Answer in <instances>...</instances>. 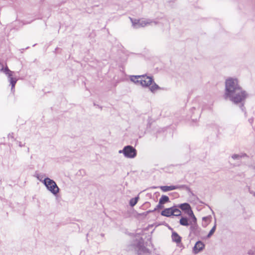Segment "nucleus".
I'll return each instance as SVG.
<instances>
[{"mask_svg": "<svg viewBox=\"0 0 255 255\" xmlns=\"http://www.w3.org/2000/svg\"><path fill=\"white\" fill-rule=\"evenodd\" d=\"M172 212L173 216L178 217L182 215L180 208L177 207V204H174L172 206Z\"/></svg>", "mask_w": 255, "mask_h": 255, "instance_id": "obj_14", "label": "nucleus"}, {"mask_svg": "<svg viewBox=\"0 0 255 255\" xmlns=\"http://www.w3.org/2000/svg\"><path fill=\"white\" fill-rule=\"evenodd\" d=\"M146 76V74L140 75H130L129 80L136 85H140L141 87L143 85V78Z\"/></svg>", "mask_w": 255, "mask_h": 255, "instance_id": "obj_8", "label": "nucleus"}, {"mask_svg": "<svg viewBox=\"0 0 255 255\" xmlns=\"http://www.w3.org/2000/svg\"><path fill=\"white\" fill-rule=\"evenodd\" d=\"M50 15V11L49 9L47 10V12L46 14H43V17H49Z\"/></svg>", "mask_w": 255, "mask_h": 255, "instance_id": "obj_29", "label": "nucleus"}, {"mask_svg": "<svg viewBox=\"0 0 255 255\" xmlns=\"http://www.w3.org/2000/svg\"><path fill=\"white\" fill-rule=\"evenodd\" d=\"M0 71L4 73L7 77L8 80L11 85V90L12 91L14 89L15 84L17 81V79L13 76L14 72L9 69L7 66L5 67L1 63H0Z\"/></svg>", "mask_w": 255, "mask_h": 255, "instance_id": "obj_2", "label": "nucleus"}, {"mask_svg": "<svg viewBox=\"0 0 255 255\" xmlns=\"http://www.w3.org/2000/svg\"><path fill=\"white\" fill-rule=\"evenodd\" d=\"M17 143H18V145H19V146L20 147H22V146H24V144H22V143H21V142H20V141H17Z\"/></svg>", "mask_w": 255, "mask_h": 255, "instance_id": "obj_34", "label": "nucleus"}, {"mask_svg": "<svg viewBox=\"0 0 255 255\" xmlns=\"http://www.w3.org/2000/svg\"><path fill=\"white\" fill-rule=\"evenodd\" d=\"M159 200L160 201V202H162L163 204L170 202L169 197L165 195H162Z\"/></svg>", "mask_w": 255, "mask_h": 255, "instance_id": "obj_22", "label": "nucleus"}, {"mask_svg": "<svg viewBox=\"0 0 255 255\" xmlns=\"http://www.w3.org/2000/svg\"><path fill=\"white\" fill-rule=\"evenodd\" d=\"M212 219V217L211 215H209L207 216H205L202 218V221L206 222H210Z\"/></svg>", "mask_w": 255, "mask_h": 255, "instance_id": "obj_27", "label": "nucleus"}, {"mask_svg": "<svg viewBox=\"0 0 255 255\" xmlns=\"http://www.w3.org/2000/svg\"><path fill=\"white\" fill-rule=\"evenodd\" d=\"M61 50L58 47H56L55 49V52L56 53V52H58V50Z\"/></svg>", "mask_w": 255, "mask_h": 255, "instance_id": "obj_37", "label": "nucleus"}, {"mask_svg": "<svg viewBox=\"0 0 255 255\" xmlns=\"http://www.w3.org/2000/svg\"><path fill=\"white\" fill-rule=\"evenodd\" d=\"M154 211H153V210H148V211H147L145 212V213H146V214H147V215H148L149 213H150L153 212H154Z\"/></svg>", "mask_w": 255, "mask_h": 255, "instance_id": "obj_33", "label": "nucleus"}, {"mask_svg": "<svg viewBox=\"0 0 255 255\" xmlns=\"http://www.w3.org/2000/svg\"><path fill=\"white\" fill-rule=\"evenodd\" d=\"M171 238L172 241L176 243L177 244L181 243L182 238L175 231H172Z\"/></svg>", "mask_w": 255, "mask_h": 255, "instance_id": "obj_12", "label": "nucleus"}, {"mask_svg": "<svg viewBox=\"0 0 255 255\" xmlns=\"http://www.w3.org/2000/svg\"><path fill=\"white\" fill-rule=\"evenodd\" d=\"M101 236H104V234H101Z\"/></svg>", "mask_w": 255, "mask_h": 255, "instance_id": "obj_47", "label": "nucleus"}, {"mask_svg": "<svg viewBox=\"0 0 255 255\" xmlns=\"http://www.w3.org/2000/svg\"><path fill=\"white\" fill-rule=\"evenodd\" d=\"M248 122L251 125H252L253 122H254V118L253 117L249 119L248 120Z\"/></svg>", "mask_w": 255, "mask_h": 255, "instance_id": "obj_30", "label": "nucleus"}, {"mask_svg": "<svg viewBox=\"0 0 255 255\" xmlns=\"http://www.w3.org/2000/svg\"><path fill=\"white\" fill-rule=\"evenodd\" d=\"M154 23H155V24H156L157 23V22H156V21H154Z\"/></svg>", "mask_w": 255, "mask_h": 255, "instance_id": "obj_45", "label": "nucleus"}, {"mask_svg": "<svg viewBox=\"0 0 255 255\" xmlns=\"http://www.w3.org/2000/svg\"><path fill=\"white\" fill-rule=\"evenodd\" d=\"M191 112H192L193 113V115L191 116V120L193 122H196L197 121V120L198 119H199L200 118V114H198L197 116H196V117L194 116V114H195V111H196L195 108L194 107H192L191 109Z\"/></svg>", "mask_w": 255, "mask_h": 255, "instance_id": "obj_19", "label": "nucleus"}, {"mask_svg": "<svg viewBox=\"0 0 255 255\" xmlns=\"http://www.w3.org/2000/svg\"><path fill=\"white\" fill-rule=\"evenodd\" d=\"M131 22L132 23V25L134 28H138L140 27H143L146 26L147 24H149L151 21L150 20L147 21L145 20H141L140 19H136L130 18Z\"/></svg>", "mask_w": 255, "mask_h": 255, "instance_id": "obj_7", "label": "nucleus"}, {"mask_svg": "<svg viewBox=\"0 0 255 255\" xmlns=\"http://www.w3.org/2000/svg\"><path fill=\"white\" fill-rule=\"evenodd\" d=\"M139 199V196L137 195L134 198H131L129 201V205L131 207H133L138 202Z\"/></svg>", "mask_w": 255, "mask_h": 255, "instance_id": "obj_17", "label": "nucleus"}, {"mask_svg": "<svg viewBox=\"0 0 255 255\" xmlns=\"http://www.w3.org/2000/svg\"><path fill=\"white\" fill-rule=\"evenodd\" d=\"M160 214L161 216L166 217H171V216H173L172 207L165 208L161 212Z\"/></svg>", "mask_w": 255, "mask_h": 255, "instance_id": "obj_13", "label": "nucleus"}, {"mask_svg": "<svg viewBox=\"0 0 255 255\" xmlns=\"http://www.w3.org/2000/svg\"><path fill=\"white\" fill-rule=\"evenodd\" d=\"M241 156H242V158L244 157L248 156L247 154L246 153H242L240 154Z\"/></svg>", "mask_w": 255, "mask_h": 255, "instance_id": "obj_35", "label": "nucleus"}, {"mask_svg": "<svg viewBox=\"0 0 255 255\" xmlns=\"http://www.w3.org/2000/svg\"><path fill=\"white\" fill-rule=\"evenodd\" d=\"M248 254L249 255H254L253 252L252 251H251V250L249 251Z\"/></svg>", "mask_w": 255, "mask_h": 255, "instance_id": "obj_38", "label": "nucleus"}, {"mask_svg": "<svg viewBox=\"0 0 255 255\" xmlns=\"http://www.w3.org/2000/svg\"><path fill=\"white\" fill-rule=\"evenodd\" d=\"M190 235L193 234L194 236L199 237L201 235L202 229L197 224V219L195 216L192 218V224L189 228Z\"/></svg>", "mask_w": 255, "mask_h": 255, "instance_id": "obj_5", "label": "nucleus"}, {"mask_svg": "<svg viewBox=\"0 0 255 255\" xmlns=\"http://www.w3.org/2000/svg\"><path fill=\"white\" fill-rule=\"evenodd\" d=\"M177 207H179L180 210L184 212L188 216H192V218L195 216L190 205L188 203L178 204H177Z\"/></svg>", "mask_w": 255, "mask_h": 255, "instance_id": "obj_6", "label": "nucleus"}, {"mask_svg": "<svg viewBox=\"0 0 255 255\" xmlns=\"http://www.w3.org/2000/svg\"><path fill=\"white\" fill-rule=\"evenodd\" d=\"M180 217L181 218L179 222L180 225L188 227L190 226L192 224V216H188V217H187L186 216L181 215Z\"/></svg>", "mask_w": 255, "mask_h": 255, "instance_id": "obj_10", "label": "nucleus"}, {"mask_svg": "<svg viewBox=\"0 0 255 255\" xmlns=\"http://www.w3.org/2000/svg\"><path fill=\"white\" fill-rule=\"evenodd\" d=\"M232 158L234 160H239L242 158V156L238 154H234L232 155Z\"/></svg>", "mask_w": 255, "mask_h": 255, "instance_id": "obj_28", "label": "nucleus"}, {"mask_svg": "<svg viewBox=\"0 0 255 255\" xmlns=\"http://www.w3.org/2000/svg\"><path fill=\"white\" fill-rule=\"evenodd\" d=\"M154 82L153 77L150 75H148L146 74V76L143 78V85L142 87L144 88H148L149 86Z\"/></svg>", "mask_w": 255, "mask_h": 255, "instance_id": "obj_11", "label": "nucleus"}, {"mask_svg": "<svg viewBox=\"0 0 255 255\" xmlns=\"http://www.w3.org/2000/svg\"><path fill=\"white\" fill-rule=\"evenodd\" d=\"M251 167L253 169L255 170V165H252Z\"/></svg>", "mask_w": 255, "mask_h": 255, "instance_id": "obj_42", "label": "nucleus"}, {"mask_svg": "<svg viewBox=\"0 0 255 255\" xmlns=\"http://www.w3.org/2000/svg\"><path fill=\"white\" fill-rule=\"evenodd\" d=\"M149 90V91L154 93H155L157 90L161 89V88L159 87L154 81V82L151 84L149 87L148 88Z\"/></svg>", "mask_w": 255, "mask_h": 255, "instance_id": "obj_16", "label": "nucleus"}, {"mask_svg": "<svg viewBox=\"0 0 255 255\" xmlns=\"http://www.w3.org/2000/svg\"><path fill=\"white\" fill-rule=\"evenodd\" d=\"M144 246V240L142 238H140V239L136 243L135 247L137 249V250H138Z\"/></svg>", "mask_w": 255, "mask_h": 255, "instance_id": "obj_23", "label": "nucleus"}, {"mask_svg": "<svg viewBox=\"0 0 255 255\" xmlns=\"http://www.w3.org/2000/svg\"><path fill=\"white\" fill-rule=\"evenodd\" d=\"M119 153H123L124 156L127 158H134L137 155V150L132 145H127L125 146L122 150L119 151Z\"/></svg>", "mask_w": 255, "mask_h": 255, "instance_id": "obj_4", "label": "nucleus"}, {"mask_svg": "<svg viewBox=\"0 0 255 255\" xmlns=\"http://www.w3.org/2000/svg\"><path fill=\"white\" fill-rule=\"evenodd\" d=\"M164 208V204L162 202H160L159 200V202L158 204L156 206L155 208L153 210V211H157L159 209H162Z\"/></svg>", "mask_w": 255, "mask_h": 255, "instance_id": "obj_26", "label": "nucleus"}, {"mask_svg": "<svg viewBox=\"0 0 255 255\" xmlns=\"http://www.w3.org/2000/svg\"><path fill=\"white\" fill-rule=\"evenodd\" d=\"M207 206H208V207H209V208L211 210L212 213H213V214H214V211L211 209V207H210V206H209V205H207Z\"/></svg>", "mask_w": 255, "mask_h": 255, "instance_id": "obj_43", "label": "nucleus"}, {"mask_svg": "<svg viewBox=\"0 0 255 255\" xmlns=\"http://www.w3.org/2000/svg\"><path fill=\"white\" fill-rule=\"evenodd\" d=\"M188 193L190 194V197L192 199V200L194 201L195 200L199 201L200 203H203V202L200 201L199 198L192 192L191 189H190V192H188Z\"/></svg>", "mask_w": 255, "mask_h": 255, "instance_id": "obj_21", "label": "nucleus"}, {"mask_svg": "<svg viewBox=\"0 0 255 255\" xmlns=\"http://www.w3.org/2000/svg\"><path fill=\"white\" fill-rule=\"evenodd\" d=\"M205 247V244L201 241H198L195 244L192 249V252L194 254H198L202 252Z\"/></svg>", "mask_w": 255, "mask_h": 255, "instance_id": "obj_9", "label": "nucleus"}, {"mask_svg": "<svg viewBox=\"0 0 255 255\" xmlns=\"http://www.w3.org/2000/svg\"><path fill=\"white\" fill-rule=\"evenodd\" d=\"M150 205V203L149 202H145L143 205H142V206H149Z\"/></svg>", "mask_w": 255, "mask_h": 255, "instance_id": "obj_31", "label": "nucleus"}, {"mask_svg": "<svg viewBox=\"0 0 255 255\" xmlns=\"http://www.w3.org/2000/svg\"><path fill=\"white\" fill-rule=\"evenodd\" d=\"M44 174L38 173L37 172H35V177L38 179L40 181L43 183V181L44 179Z\"/></svg>", "mask_w": 255, "mask_h": 255, "instance_id": "obj_25", "label": "nucleus"}, {"mask_svg": "<svg viewBox=\"0 0 255 255\" xmlns=\"http://www.w3.org/2000/svg\"><path fill=\"white\" fill-rule=\"evenodd\" d=\"M28 48H29V47H27L25 48V49H28Z\"/></svg>", "mask_w": 255, "mask_h": 255, "instance_id": "obj_48", "label": "nucleus"}, {"mask_svg": "<svg viewBox=\"0 0 255 255\" xmlns=\"http://www.w3.org/2000/svg\"><path fill=\"white\" fill-rule=\"evenodd\" d=\"M43 184L45 186L47 189L54 195L57 196L59 193L60 189L54 180L48 177H45L43 181Z\"/></svg>", "mask_w": 255, "mask_h": 255, "instance_id": "obj_3", "label": "nucleus"}, {"mask_svg": "<svg viewBox=\"0 0 255 255\" xmlns=\"http://www.w3.org/2000/svg\"><path fill=\"white\" fill-rule=\"evenodd\" d=\"M137 253L138 255L150 254L151 251L144 246L141 248L137 250Z\"/></svg>", "mask_w": 255, "mask_h": 255, "instance_id": "obj_18", "label": "nucleus"}, {"mask_svg": "<svg viewBox=\"0 0 255 255\" xmlns=\"http://www.w3.org/2000/svg\"><path fill=\"white\" fill-rule=\"evenodd\" d=\"M216 229V223H215L214 226L210 230L207 235L204 238V239H209L211 237V236L214 234Z\"/></svg>", "mask_w": 255, "mask_h": 255, "instance_id": "obj_20", "label": "nucleus"}, {"mask_svg": "<svg viewBox=\"0 0 255 255\" xmlns=\"http://www.w3.org/2000/svg\"><path fill=\"white\" fill-rule=\"evenodd\" d=\"M166 226H167L169 230H171V231H172H172H173V229H172L170 226H169L167 224H166Z\"/></svg>", "mask_w": 255, "mask_h": 255, "instance_id": "obj_36", "label": "nucleus"}, {"mask_svg": "<svg viewBox=\"0 0 255 255\" xmlns=\"http://www.w3.org/2000/svg\"><path fill=\"white\" fill-rule=\"evenodd\" d=\"M140 215H143V216H146V215H147V214H146V213H145V212L142 213H141V214H140Z\"/></svg>", "mask_w": 255, "mask_h": 255, "instance_id": "obj_41", "label": "nucleus"}, {"mask_svg": "<svg viewBox=\"0 0 255 255\" xmlns=\"http://www.w3.org/2000/svg\"><path fill=\"white\" fill-rule=\"evenodd\" d=\"M151 188L155 189V188H157V187H156V186H152V187H151Z\"/></svg>", "mask_w": 255, "mask_h": 255, "instance_id": "obj_44", "label": "nucleus"}, {"mask_svg": "<svg viewBox=\"0 0 255 255\" xmlns=\"http://www.w3.org/2000/svg\"><path fill=\"white\" fill-rule=\"evenodd\" d=\"M177 189H185L187 192H190V188L186 185H177Z\"/></svg>", "mask_w": 255, "mask_h": 255, "instance_id": "obj_24", "label": "nucleus"}, {"mask_svg": "<svg viewBox=\"0 0 255 255\" xmlns=\"http://www.w3.org/2000/svg\"><path fill=\"white\" fill-rule=\"evenodd\" d=\"M159 188L163 192H164L177 189V187L176 186V185L161 186L159 187Z\"/></svg>", "mask_w": 255, "mask_h": 255, "instance_id": "obj_15", "label": "nucleus"}, {"mask_svg": "<svg viewBox=\"0 0 255 255\" xmlns=\"http://www.w3.org/2000/svg\"><path fill=\"white\" fill-rule=\"evenodd\" d=\"M247 97L246 92L242 90L237 78H229L226 80L224 98H229L234 104L238 105L244 113L245 118L247 117V113L244 104Z\"/></svg>", "mask_w": 255, "mask_h": 255, "instance_id": "obj_1", "label": "nucleus"}, {"mask_svg": "<svg viewBox=\"0 0 255 255\" xmlns=\"http://www.w3.org/2000/svg\"><path fill=\"white\" fill-rule=\"evenodd\" d=\"M94 105L95 106H97V107H98V108H100L101 109H102V108L101 106H99V105H96L95 103H94Z\"/></svg>", "mask_w": 255, "mask_h": 255, "instance_id": "obj_39", "label": "nucleus"}, {"mask_svg": "<svg viewBox=\"0 0 255 255\" xmlns=\"http://www.w3.org/2000/svg\"><path fill=\"white\" fill-rule=\"evenodd\" d=\"M13 133H9L8 134V136L11 137V138H13Z\"/></svg>", "mask_w": 255, "mask_h": 255, "instance_id": "obj_40", "label": "nucleus"}, {"mask_svg": "<svg viewBox=\"0 0 255 255\" xmlns=\"http://www.w3.org/2000/svg\"><path fill=\"white\" fill-rule=\"evenodd\" d=\"M88 235H89V234H88H88H87V235H86L87 237H88Z\"/></svg>", "mask_w": 255, "mask_h": 255, "instance_id": "obj_46", "label": "nucleus"}, {"mask_svg": "<svg viewBox=\"0 0 255 255\" xmlns=\"http://www.w3.org/2000/svg\"><path fill=\"white\" fill-rule=\"evenodd\" d=\"M146 246H151V247H152V248H153V245L152 244V243H151V242L150 240H149V245H148V244H147V242H146Z\"/></svg>", "mask_w": 255, "mask_h": 255, "instance_id": "obj_32", "label": "nucleus"}, {"mask_svg": "<svg viewBox=\"0 0 255 255\" xmlns=\"http://www.w3.org/2000/svg\"><path fill=\"white\" fill-rule=\"evenodd\" d=\"M254 196H255V194H254Z\"/></svg>", "mask_w": 255, "mask_h": 255, "instance_id": "obj_49", "label": "nucleus"}]
</instances>
